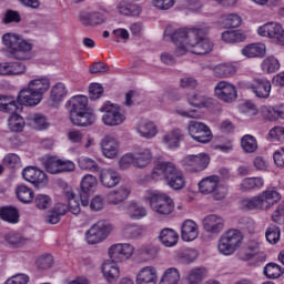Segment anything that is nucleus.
Instances as JSON below:
<instances>
[{
    "label": "nucleus",
    "mask_w": 284,
    "mask_h": 284,
    "mask_svg": "<svg viewBox=\"0 0 284 284\" xmlns=\"http://www.w3.org/2000/svg\"><path fill=\"white\" fill-rule=\"evenodd\" d=\"M210 32L209 27L185 29L181 28L170 33V29H166L164 34L165 39L170 38L172 43L176 45L175 54L183 57L185 52H192V54H210L214 49V42L207 38Z\"/></svg>",
    "instance_id": "1"
},
{
    "label": "nucleus",
    "mask_w": 284,
    "mask_h": 284,
    "mask_svg": "<svg viewBox=\"0 0 284 284\" xmlns=\"http://www.w3.org/2000/svg\"><path fill=\"white\" fill-rule=\"evenodd\" d=\"M48 90H50V79L45 77L33 79L18 93L17 101L20 105H39Z\"/></svg>",
    "instance_id": "2"
},
{
    "label": "nucleus",
    "mask_w": 284,
    "mask_h": 284,
    "mask_svg": "<svg viewBox=\"0 0 284 284\" xmlns=\"http://www.w3.org/2000/svg\"><path fill=\"white\" fill-rule=\"evenodd\" d=\"M2 43L7 48H10L13 59L20 61L32 59V48H34V45L21 38V36L17 33H6L2 36Z\"/></svg>",
    "instance_id": "3"
},
{
    "label": "nucleus",
    "mask_w": 284,
    "mask_h": 284,
    "mask_svg": "<svg viewBox=\"0 0 284 284\" xmlns=\"http://www.w3.org/2000/svg\"><path fill=\"white\" fill-rule=\"evenodd\" d=\"M145 201H148L151 210L160 216H168L174 212V200L161 191L148 190L144 194Z\"/></svg>",
    "instance_id": "4"
},
{
    "label": "nucleus",
    "mask_w": 284,
    "mask_h": 284,
    "mask_svg": "<svg viewBox=\"0 0 284 284\" xmlns=\"http://www.w3.org/2000/svg\"><path fill=\"white\" fill-rule=\"evenodd\" d=\"M242 243L243 234H241V231L231 229L221 235L217 242V250L223 256H232L241 247Z\"/></svg>",
    "instance_id": "5"
},
{
    "label": "nucleus",
    "mask_w": 284,
    "mask_h": 284,
    "mask_svg": "<svg viewBox=\"0 0 284 284\" xmlns=\"http://www.w3.org/2000/svg\"><path fill=\"white\" fill-rule=\"evenodd\" d=\"M99 112H104L102 115V122L104 125L114 128V125H121L125 121V113L121 110L119 104H114L110 101H106L99 109Z\"/></svg>",
    "instance_id": "6"
},
{
    "label": "nucleus",
    "mask_w": 284,
    "mask_h": 284,
    "mask_svg": "<svg viewBox=\"0 0 284 284\" xmlns=\"http://www.w3.org/2000/svg\"><path fill=\"white\" fill-rule=\"evenodd\" d=\"M182 165L186 172H191L192 174L203 172L210 165V155L206 153L186 155L182 160Z\"/></svg>",
    "instance_id": "7"
},
{
    "label": "nucleus",
    "mask_w": 284,
    "mask_h": 284,
    "mask_svg": "<svg viewBox=\"0 0 284 284\" xmlns=\"http://www.w3.org/2000/svg\"><path fill=\"white\" fill-rule=\"evenodd\" d=\"M260 37L273 39L277 45H284V29L278 22H267L257 29Z\"/></svg>",
    "instance_id": "8"
},
{
    "label": "nucleus",
    "mask_w": 284,
    "mask_h": 284,
    "mask_svg": "<svg viewBox=\"0 0 284 284\" xmlns=\"http://www.w3.org/2000/svg\"><path fill=\"white\" fill-rule=\"evenodd\" d=\"M187 132L197 143H210V141H212V131L205 123L190 121Z\"/></svg>",
    "instance_id": "9"
},
{
    "label": "nucleus",
    "mask_w": 284,
    "mask_h": 284,
    "mask_svg": "<svg viewBox=\"0 0 284 284\" xmlns=\"http://www.w3.org/2000/svg\"><path fill=\"white\" fill-rule=\"evenodd\" d=\"M132 254H134V246L130 243L113 244L109 248V257L113 263H123L132 258Z\"/></svg>",
    "instance_id": "10"
},
{
    "label": "nucleus",
    "mask_w": 284,
    "mask_h": 284,
    "mask_svg": "<svg viewBox=\"0 0 284 284\" xmlns=\"http://www.w3.org/2000/svg\"><path fill=\"white\" fill-rule=\"evenodd\" d=\"M22 179L31 183L37 190H41L48 185V175L34 166H27L22 171Z\"/></svg>",
    "instance_id": "11"
},
{
    "label": "nucleus",
    "mask_w": 284,
    "mask_h": 284,
    "mask_svg": "<svg viewBox=\"0 0 284 284\" xmlns=\"http://www.w3.org/2000/svg\"><path fill=\"white\" fill-rule=\"evenodd\" d=\"M110 232H112V226L104 222H98L87 232V242L90 245H97V243L105 241Z\"/></svg>",
    "instance_id": "12"
},
{
    "label": "nucleus",
    "mask_w": 284,
    "mask_h": 284,
    "mask_svg": "<svg viewBox=\"0 0 284 284\" xmlns=\"http://www.w3.org/2000/svg\"><path fill=\"white\" fill-rule=\"evenodd\" d=\"M219 175H211L209 178H204L199 183V190L201 194H212L213 192H215L214 199L216 201L225 199V193H219L221 192V187H219Z\"/></svg>",
    "instance_id": "13"
},
{
    "label": "nucleus",
    "mask_w": 284,
    "mask_h": 284,
    "mask_svg": "<svg viewBox=\"0 0 284 284\" xmlns=\"http://www.w3.org/2000/svg\"><path fill=\"white\" fill-rule=\"evenodd\" d=\"M215 97L224 103H234L237 99L236 87L230 82L221 81L215 87Z\"/></svg>",
    "instance_id": "14"
},
{
    "label": "nucleus",
    "mask_w": 284,
    "mask_h": 284,
    "mask_svg": "<svg viewBox=\"0 0 284 284\" xmlns=\"http://www.w3.org/2000/svg\"><path fill=\"white\" fill-rule=\"evenodd\" d=\"M202 223L205 232L209 234H221L223 227H225V221L216 214L206 215Z\"/></svg>",
    "instance_id": "15"
},
{
    "label": "nucleus",
    "mask_w": 284,
    "mask_h": 284,
    "mask_svg": "<svg viewBox=\"0 0 284 284\" xmlns=\"http://www.w3.org/2000/svg\"><path fill=\"white\" fill-rule=\"evenodd\" d=\"M72 125H77L78 128H88V125H92L97 121V115L92 111H81L79 113H72L69 116Z\"/></svg>",
    "instance_id": "16"
},
{
    "label": "nucleus",
    "mask_w": 284,
    "mask_h": 284,
    "mask_svg": "<svg viewBox=\"0 0 284 284\" xmlns=\"http://www.w3.org/2000/svg\"><path fill=\"white\" fill-rule=\"evenodd\" d=\"M65 108L69 116L79 114V112H85L88 110V97L82 94L74 95L65 103Z\"/></svg>",
    "instance_id": "17"
},
{
    "label": "nucleus",
    "mask_w": 284,
    "mask_h": 284,
    "mask_svg": "<svg viewBox=\"0 0 284 284\" xmlns=\"http://www.w3.org/2000/svg\"><path fill=\"white\" fill-rule=\"evenodd\" d=\"M136 284H158L159 273L154 266H144L136 274Z\"/></svg>",
    "instance_id": "18"
},
{
    "label": "nucleus",
    "mask_w": 284,
    "mask_h": 284,
    "mask_svg": "<svg viewBox=\"0 0 284 284\" xmlns=\"http://www.w3.org/2000/svg\"><path fill=\"white\" fill-rule=\"evenodd\" d=\"M251 90L258 99H268L272 83L267 79H254L251 83Z\"/></svg>",
    "instance_id": "19"
},
{
    "label": "nucleus",
    "mask_w": 284,
    "mask_h": 284,
    "mask_svg": "<svg viewBox=\"0 0 284 284\" xmlns=\"http://www.w3.org/2000/svg\"><path fill=\"white\" fill-rule=\"evenodd\" d=\"M65 97H68V88L62 82L54 84L51 89L49 105L51 108H59Z\"/></svg>",
    "instance_id": "20"
},
{
    "label": "nucleus",
    "mask_w": 284,
    "mask_h": 284,
    "mask_svg": "<svg viewBox=\"0 0 284 284\" xmlns=\"http://www.w3.org/2000/svg\"><path fill=\"white\" fill-rule=\"evenodd\" d=\"M181 239L186 243L199 239V224L192 220H186L181 226Z\"/></svg>",
    "instance_id": "21"
},
{
    "label": "nucleus",
    "mask_w": 284,
    "mask_h": 284,
    "mask_svg": "<svg viewBox=\"0 0 284 284\" xmlns=\"http://www.w3.org/2000/svg\"><path fill=\"white\" fill-rule=\"evenodd\" d=\"M132 189L130 185H122L118 190H113L108 193L106 201L111 205H119V203H123L128 196H130Z\"/></svg>",
    "instance_id": "22"
},
{
    "label": "nucleus",
    "mask_w": 284,
    "mask_h": 284,
    "mask_svg": "<svg viewBox=\"0 0 284 284\" xmlns=\"http://www.w3.org/2000/svg\"><path fill=\"white\" fill-rule=\"evenodd\" d=\"M80 22L82 23V26H101L103 23H105V16L102 12H88V11H82L80 13Z\"/></svg>",
    "instance_id": "23"
},
{
    "label": "nucleus",
    "mask_w": 284,
    "mask_h": 284,
    "mask_svg": "<svg viewBox=\"0 0 284 284\" xmlns=\"http://www.w3.org/2000/svg\"><path fill=\"white\" fill-rule=\"evenodd\" d=\"M134 168H148L152 163V151L149 148H138L133 153Z\"/></svg>",
    "instance_id": "24"
},
{
    "label": "nucleus",
    "mask_w": 284,
    "mask_h": 284,
    "mask_svg": "<svg viewBox=\"0 0 284 284\" xmlns=\"http://www.w3.org/2000/svg\"><path fill=\"white\" fill-rule=\"evenodd\" d=\"M102 274L108 283H115V281L119 280V276H121L116 262H113L112 260H106L103 263Z\"/></svg>",
    "instance_id": "25"
},
{
    "label": "nucleus",
    "mask_w": 284,
    "mask_h": 284,
    "mask_svg": "<svg viewBox=\"0 0 284 284\" xmlns=\"http://www.w3.org/2000/svg\"><path fill=\"white\" fill-rule=\"evenodd\" d=\"M262 210H270L272 205H276L281 201V193L274 189H267L260 194Z\"/></svg>",
    "instance_id": "26"
},
{
    "label": "nucleus",
    "mask_w": 284,
    "mask_h": 284,
    "mask_svg": "<svg viewBox=\"0 0 284 284\" xmlns=\"http://www.w3.org/2000/svg\"><path fill=\"white\" fill-rule=\"evenodd\" d=\"M102 153L106 159H114L119 154V142L111 135H106L102 141Z\"/></svg>",
    "instance_id": "27"
},
{
    "label": "nucleus",
    "mask_w": 284,
    "mask_h": 284,
    "mask_svg": "<svg viewBox=\"0 0 284 284\" xmlns=\"http://www.w3.org/2000/svg\"><path fill=\"white\" fill-rule=\"evenodd\" d=\"M121 181V176L114 170L104 169L100 172V182L104 187H116Z\"/></svg>",
    "instance_id": "28"
},
{
    "label": "nucleus",
    "mask_w": 284,
    "mask_h": 284,
    "mask_svg": "<svg viewBox=\"0 0 284 284\" xmlns=\"http://www.w3.org/2000/svg\"><path fill=\"white\" fill-rule=\"evenodd\" d=\"M267 47L265 43H252L242 49V54L248 59L265 57Z\"/></svg>",
    "instance_id": "29"
},
{
    "label": "nucleus",
    "mask_w": 284,
    "mask_h": 284,
    "mask_svg": "<svg viewBox=\"0 0 284 284\" xmlns=\"http://www.w3.org/2000/svg\"><path fill=\"white\" fill-rule=\"evenodd\" d=\"M245 39H247V36L242 30H226L221 34V40L224 43H242Z\"/></svg>",
    "instance_id": "30"
},
{
    "label": "nucleus",
    "mask_w": 284,
    "mask_h": 284,
    "mask_svg": "<svg viewBox=\"0 0 284 284\" xmlns=\"http://www.w3.org/2000/svg\"><path fill=\"white\" fill-rule=\"evenodd\" d=\"M159 239L165 247H174L179 243V233L172 229H164L160 232Z\"/></svg>",
    "instance_id": "31"
},
{
    "label": "nucleus",
    "mask_w": 284,
    "mask_h": 284,
    "mask_svg": "<svg viewBox=\"0 0 284 284\" xmlns=\"http://www.w3.org/2000/svg\"><path fill=\"white\" fill-rule=\"evenodd\" d=\"M176 258L181 265H190V263H194L199 258V251L195 248H183L178 252Z\"/></svg>",
    "instance_id": "32"
},
{
    "label": "nucleus",
    "mask_w": 284,
    "mask_h": 284,
    "mask_svg": "<svg viewBox=\"0 0 284 284\" xmlns=\"http://www.w3.org/2000/svg\"><path fill=\"white\" fill-rule=\"evenodd\" d=\"M16 194L21 203L30 204L34 201V191L26 184L18 185Z\"/></svg>",
    "instance_id": "33"
},
{
    "label": "nucleus",
    "mask_w": 284,
    "mask_h": 284,
    "mask_svg": "<svg viewBox=\"0 0 284 284\" xmlns=\"http://www.w3.org/2000/svg\"><path fill=\"white\" fill-rule=\"evenodd\" d=\"M243 18L236 13L224 14L219 21V26L222 28H241Z\"/></svg>",
    "instance_id": "34"
},
{
    "label": "nucleus",
    "mask_w": 284,
    "mask_h": 284,
    "mask_svg": "<svg viewBox=\"0 0 284 284\" xmlns=\"http://www.w3.org/2000/svg\"><path fill=\"white\" fill-rule=\"evenodd\" d=\"M18 110L19 105L13 97L0 95V112L14 114Z\"/></svg>",
    "instance_id": "35"
},
{
    "label": "nucleus",
    "mask_w": 284,
    "mask_h": 284,
    "mask_svg": "<svg viewBox=\"0 0 284 284\" xmlns=\"http://www.w3.org/2000/svg\"><path fill=\"white\" fill-rule=\"evenodd\" d=\"M264 182L261 178H245L240 184L241 192H250L252 190H261Z\"/></svg>",
    "instance_id": "36"
},
{
    "label": "nucleus",
    "mask_w": 284,
    "mask_h": 284,
    "mask_svg": "<svg viewBox=\"0 0 284 284\" xmlns=\"http://www.w3.org/2000/svg\"><path fill=\"white\" fill-rule=\"evenodd\" d=\"M183 139V131L180 129H174L172 132L165 134L162 138L163 143L168 145V148H179V143Z\"/></svg>",
    "instance_id": "37"
},
{
    "label": "nucleus",
    "mask_w": 284,
    "mask_h": 284,
    "mask_svg": "<svg viewBox=\"0 0 284 284\" xmlns=\"http://www.w3.org/2000/svg\"><path fill=\"white\" fill-rule=\"evenodd\" d=\"M236 74V67L231 63L219 64L214 69V77L227 79Z\"/></svg>",
    "instance_id": "38"
},
{
    "label": "nucleus",
    "mask_w": 284,
    "mask_h": 284,
    "mask_svg": "<svg viewBox=\"0 0 284 284\" xmlns=\"http://www.w3.org/2000/svg\"><path fill=\"white\" fill-rule=\"evenodd\" d=\"M118 12L124 17H139L141 14V7L139 4L120 2L118 4Z\"/></svg>",
    "instance_id": "39"
},
{
    "label": "nucleus",
    "mask_w": 284,
    "mask_h": 284,
    "mask_svg": "<svg viewBox=\"0 0 284 284\" xmlns=\"http://www.w3.org/2000/svg\"><path fill=\"white\" fill-rule=\"evenodd\" d=\"M138 132L143 139H154L159 134V129L153 122H144L138 126Z\"/></svg>",
    "instance_id": "40"
},
{
    "label": "nucleus",
    "mask_w": 284,
    "mask_h": 284,
    "mask_svg": "<svg viewBox=\"0 0 284 284\" xmlns=\"http://www.w3.org/2000/svg\"><path fill=\"white\" fill-rule=\"evenodd\" d=\"M0 217L7 223H19V211L14 206L1 207Z\"/></svg>",
    "instance_id": "41"
},
{
    "label": "nucleus",
    "mask_w": 284,
    "mask_h": 284,
    "mask_svg": "<svg viewBox=\"0 0 284 284\" xmlns=\"http://www.w3.org/2000/svg\"><path fill=\"white\" fill-rule=\"evenodd\" d=\"M65 199H68V204L71 214H80L81 213V205L79 204V201L74 199V191H72V187L67 186L63 192Z\"/></svg>",
    "instance_id": "42"
},
{
    "label": "nucleus",
    "mask_w": 284,
    "mask_h": 284,
    "mask_svg": "<svg viewBox=\"0 0 284 284\" xmlns=\"http://www.w3.org/2000/svg\"><path fill=\"white\" fill-rule=\"evenodd\" d=\"M179 281H181L179 270L170 267L164 272L159 284H179Z\"/></svg>",
    "instance_id": "43"
},
{
    "label": "nucleus",
    "mask_w": 284,
    "mask_h": 284,
    "mask_svg": "<svg viewBox=\"0 0 284 284\" xmlns=\"http://www.w3.org/2000/svg\"><path fill=\"white\" fill-rule=\"evenodd\" d=\"M165 183L171 190H183L185 187V176L183 175V172L179 170L172 178L166 180Z\"/></svg>",
    "instance_id": "44"
},
{
    "label": "nucleus",
    "mask_w": 284,
    "mask_h": 284,
    "mask_svg": "<svg viewBox=\"0 0 284 284\" xmlns=\"http://www.w3.org/2000/svg\"><path fill=\"white\" fill-rule=\"evenodd\" d=\"M78 165L80 170H85L87 172H101V166H99L97 161L88 156L79 158Z\"/></svg>",
    "instance_id": "45"
},
{
    "label": "nucleus",
    "mask_w": 284,
    "mask_h": 284,
    "mask_svg": "<svg viewBox=\"0 0 284 284\" xmlns=\"http://www.w3.org/2000/svg\"><path fill=\"white\" fill-rule=\"evenodd\" d=\"M143 235V226L135 224H125L122 229V236L124 239H139Z\"/></svg>",
    "instance_id": "46"
},
{
    "label": "nucleus",
    "mask_w": 284,
    "mask_h": 284,
    "mask_svg": "<svg viewBox=\"0 0 284 284\" xmlns=\"http://www.w3.org/2000/svg\"><path fill=\"white\" fill-rule=\"evenodd\" d=\"M9 130L11 132H23V128L26 126V122L21 118V115L17 114V112L11 113L8 120Z\"/></svg>",
    "instance_id": "47"
},
{
    "label": "nucleus",
    "mask_w": 284,
    "mask_h": 284,
    "mask_svg": "<svg viewBox=\"0 0 284 284\" xmlns=\"http://www.w3.org/2000/svg\"><path fill=\"white\" fill-rule=\"evenodd\" d=\"M126 214L131 219L139 221V219H143V216H148V210H145V207L136 203H130L129 206L126 207Z\"/></svg>",
    "instance_id": "48"
},
{
    "label": "nucleus",
    "mask_w": 284,
    "mask_h": 284,
    "mask_svg": "<svg viewBox=\"0 0 284 284\" xmlns=\"http://www.w3.org/2000/svg\"><path fill=\"white\" fill-rule=\"evenodd\" d=\"M242 150L252 154V152H256L258 150V142H256V138L251 134H246L241 139Z\"/></svg>",
    "instance_id": "49"
},
{
    "label": "nucleus",
    "mask_w": 284,
    "mask_h": 284,
    "mask_svg": "<svg viewBox=\"0 0 284 284\" xmlns=\"http://www.w3.org/2000/svg\"><path fill=\"white\" fill-rule=\"evenodd\" d=\"M241 209L245 212H248V210H263V204L261 202V196L257 195L252 199H243L240 202Z\"/></svg>",
    "instance_id": "50"
},
{
    "label": "nucleus",
    "mask_w": 284,
    "mask_h": 284,
    "mask_svg": "<svg viewBox=\"0 0 284 284\" xmlns=\"http://www.w3.org/2000/svg\"><path fill=\"white\" fill-rule=\"evenodd\" d=\"M187 101L193 108H210V104L212 103V99L199 94L187 95Z\"/></svg>",
    "instance_id": "51"
},
{
    "label": "nucleus",
    "mask_w": 284,
    "mask_h": 284,
    "mask_svg": "<svg viewBox=\"0 0 284 284\" xmlns=\"http://www.w3.org/2000/svg\"><path fill=\"white\" fill-rule=\"evenodd\" d=\"M261 69L267 74L281 70V62L275 57H268L261 63Z\"/></svg>",
    "instance_id": "52"
},
{
    "label": "nucleus",
    "mask_w": 284,
    "mask_h": 284,
    "mask_svg": "<svg viewBox=\"0 0 284 284\" xmlns=\"http://www.w3.org/2000/svg\"><path fill=\"white\" fill-rule=\"evenodd\" d=\"M205 278V268L203 267H195L191 270L186 276L187 284H199L201 281Z\"/></svg>",
    "instance_id": "53"
},
{
    "label": "nucleus",
    "mask_w": 284,
    "mask_h": 284,
    "mask_svg": "<svg viewBox=\"0 0 284 284\" xmlns=\"http://www.w3.org/2000/svg\"><path fill=\"white\" fill-rule=\"evenodd\" d=\"M160 168L162 170L164 181H168L170 178H172L175 174V172L179 171V168H176V164L168 161L160 162Z\"/></svg>",
    "instance_id": "54"
},
{
    "label": "nucleus",
    "mask_w": 284,
    "mask_h": 284,
    "mask_svg": "<svg viewBox=\"0 0 284 284\" xmlns=\"http://www.w3.org/2000/svg\"><path fill=\"white\" fill-rule=\"evenodd\" d=\"M264 274L267 278H278L283 274V270L276 263H268L264 267Z\"/></svg>",
    "instance_id": "55"
},
{
    "label": "nucleus",
    "mask_w": 284,
    "mask_h": 284,
    "mask_svg": "<svg viewBox=\"0 0 284 284\" xmlns=\"http://www.w3.org/2000/svg\"><path fill=\"white\" fill-rule=\"evenodd\" d=\"M34 205L38 210H48L52 205V197L45 194H38L34 199Z\"/></svg>",
    "instance_id": "56"
},
{
    "label": "nucleus",
    "mask_w": 284,
    "mask_h": 284,
    "mask_svg": "<svg viewBox=\"0 0 284 284\" xmlns=\"http://www.w3.org/2000/svg\"><path fill=\"white\" fill-rule=\"evenodd\" d=\"M265 236L271 245H276L281 241V230L277 226H271L266 230Z\"/></svg>",
    "instance_id": "57"
},
{
    "label": "nucleus",
    "mask_w": 284,
    "mask_h": 284,
    "mask_svg": "<svg viewBox=\"0 0 284 284\" xmlns=\"http://www.w3.org/2000/svg\"><path fill=\"white\" fill-rule=\"evenodd\" d=\"M94 187H97V178L91 174L84 175L81 181L82 192H90L94 190Z\"/></svg>",
    "instance_id": "58"
},
{
    "label": "nucleus",
    "mask_w": 284,
    "mask_h": 284,
    "mask_svg": "<svg viewBox=\"0 0 284 284\" xmlns=\"http://www.w3.org/2000/svg\"><path fill=\"white\" fill-rule=\"evenodd\" d=\"M4 239L11 247H21V245H23V237L19 233L9 232L6 234Z\"/></svg>",
    "instance_id": "59"
},
{
    "label": "nucleus",
    "mask_w": 284,
    "mask_h": 284,
    "mask_svg": "<svg viewBox=\"0 0 284 284\" xmlns=\"http://www.w3.org/2000/svg\"><path fill=\"white\" fill-rule=\"evenodd\" d=\"M3 165L10 169L19 168L21 165V158L17 153H8L3 160Z\"/></svg>",
    "instance_id": "60"
},
{
    "label": "nucleus",
    "mask_w": 284,
    "mask_h": 284,
    "mask_svg": "<svg viewBox=\"0 0 284 284\" xmlns=\"http://www.w3.org/2000/svg\"><path fill=\"white\" fill-rule=\"evenodd\" d=\"M60 159L49 158L44 162V169L49 174H59Z\"/></svg>",
    "instance_id": "61"
},
{
    "label": "nucleus",
    "mask_w": 284,
    "mask_h": 284,
    "mask_svg": "<svg viewBox=\"0 0 284 284\" xmlns=\"http://www.w3.org/2000/svg\"><path fill=\"white\" fill-rule=\"evenodd\" d=\"M103 97V87L99 83H92L89 87V99L91 101H97Z\"/></svg>",
    "instance_id": "62"
},
{
    "label": "nucleus",
    "mask_w": 284,
    "mask_h": 284,
    "mask_svg": "<svg viewBox=\"0 0 284 284\" xmlns=\"http://www.w3.org/2000/svg\"><path fill=\"white\" fill-rule=\"evenodd\" d=\"M53 263H54V258L50 254L41 255L37 260V266L39 267V270H50Z\"/></svg>",
    "instance_id": "63"
},
{
    "label": "nucleus",
    "mask_w": 284,
    "mask_h": 284,
    "mask_svg": "<svg viewBox=\"0 0 284 284\" xmlns=\"http://www.w3.org/2000/svg\"><path fill=\"white\" fill-rule=\"evenodd\" d=\"M31 121L34 123L36 130H48V120L41 114H33Z\"/></svg>",
    "instance_id": "64"
}]
</instances>
